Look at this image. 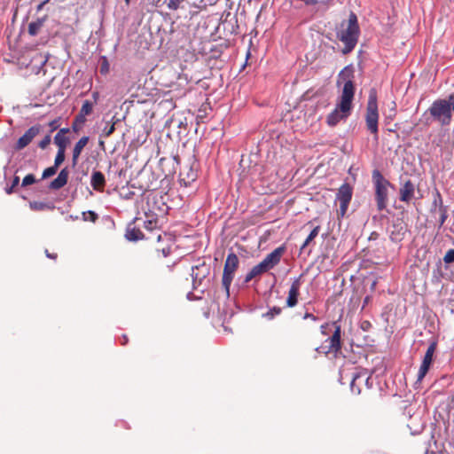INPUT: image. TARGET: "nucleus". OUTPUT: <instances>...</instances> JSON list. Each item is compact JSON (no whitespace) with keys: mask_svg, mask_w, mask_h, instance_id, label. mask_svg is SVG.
<instances>
[{"mask_svg":"<svg viewBox=\"0 0 454 454\" xmlns=\"http://www.w3.org/2000/svg\"><path fill=\"white\" fill-rule=\"evenodd\" d=\"M353 78L354 71L350 67H344L339 74L337 85L343 84V87L337 99L335 108L326 117V123L331 127L336 126L340 121L346 120L351 114L355 96Z\"/></svg>","mask_w":454,"mask_h":454,"instance_id":"nucleus-1","label":"nucleus"},{"mask_svg":"<svg viewBox=\"0 0 454 454\" xmlns=\"http://www.w3.org/2000/svg\"><path fill=\"white\" fill-rule=\"evenodd\" d=\"M425 114H429L431 121L441 127L450 126L454 115V93L434 100Z\"/></svg>","mask_w":454,"mask_h":454,"instance_id":"nucleus-2","label":"nucleus"},{"mask_svg":"<svg viewBox=\"0 0 454 454\" xmlns=\"http://www.w3.org/2000/svg\"><path fill=\"white\" fill-rule=\"evenodd\" d=\"M359 36V27L356 14L350 13L348 20L341 24L338 32V38L345 44L342 50L344 54L350 52L356 45Z\"/></svg>","mask_w":454,"mask_h":454,"instance_id":"nucleus-3","label":"nucleus"},{"mask_svg":"<svg viewBox=\"0 0 454 454\" xmlns=\"http://www.w3.org/2000/svg\"><path fill=\"white\" fill-rule=\"evenodd\" d=\"M285 252V248L279 247L270 253L260 263L254 266L247 274L245 282H250L254 278L273 269L279 262Z\"/></svg>","mask_w":454,"mask_h":454,"instance_id":"nucleus-4","label":"nucleus"},{"mask_svg":"<svg viewBox=\"0 0 454 454\" xmlns=\"http://www.w3.org/2000/svg\"><path fill=\"white\" fill-rule=\"evenodd\" d=\"M372 180L375 185L378 209L383 210L387 207L388 186L390 185V183L379 170H374L372 172Z\"/></svg>","mask_w":454,"mask_h":454,"instance_id":"nucleus-5","label":"nucleus"},{"mask_svg":"<svg viewBox=\"0 0 454 454\" xmlns=\"http://www.w3.org/2000/svg\"><path fill=\"white\" fill-rule=\"evenodd\" d=\"M366 126L371 133L374 134L375 141H378V121H379V114H378V105H377V96L374 91H371L369 94L367 109H366Z\"/></svg>","mask_w":454,"mask_h":454,"instance_id":"nucleus-6","label":"nucleus"},{"mask_svg":"<svg viewBox=\"0 0 454 454\" xmlns=\"http://www.w3.org/2000/svg\"><path fill=\"white\" fill-rule=\"evenodd\" d=\"M239 267V258L234 253H231L227 255L223 273V286L225 290L226 295L230 294V286L234 278L235 271Z\"/></svg>","mask_w":454,"mask_h":454,"instance_id":"nucleus-7","label":"nucleus"},{"mask_svg":"<svg viewBox=\"0 0 454 454\" xmlns=\"http://www.w3.org/2000/svg\"><path fill=\"white\" fill-rule=\"evenodd\" d=\"M352 187L348 184H343L338 190L336 194V200L340 202L339 215L343 217L348 210L349 202L352 199Z\"/></svg>","mask_w":454,"mask_h":454,"instance_id":"nucleus-8","label":"nucleus"},{"mask_svg":"<svg viewBox=\"0 0 454 454\" xmlns=\"http://www.w3.org/2000/svg\"><path fill=\"white\" fill-rule=\"evenodd\" d=\"M326 342H329L327 346H320L317 348L318 352L328 354L331 352L337 353L340 349V326L336 325L335 331L331 338Z\"/></svg>","mask_w":454,"mask_h":454,"instance_id":"nucleus-9","label":"nucleus"},{"mask_svg":"<svg viewBox=\"0 0 454 454\" xmlns=\"http://www.w3.org/2000/svg\"><path fill=\"white\" fill-rule=\"evenodd\" d=\"M40 126L35 125L29 128L25 134L20 137L16 144V149L21 150L25 148L31 141L39 134Z\"/></svg>","mask_w":454,"mask_h":454,"instance_id":"nucleus-10","label":"nucleus"},{"mask_svg":"<svg viewBox=\"0 0 454 454\" xmlns=\"http://www.w3.org/2000/svg\"><path fill=\"white\" fill-rule=\"evenodd\" d=\"M301 276L294 278L290 286V289L288 292V296L286 299V305L289 308H293V307L296 306L298 303V295H299V292H300V288H301Z\"/></svg>","mask_w":454,"mask_h":454,"instance_id":"nucleus-11","label":"nucleus"},{"mask_svg":"<svg viewBox=\"0 0 454 454\" xmlns=\"http://www.w3.org/2000/svg\"><path fill=\"white\" fill-rule=\"evenodd\" d=\"M68 179V170L67 168L61 169L58 176L51 183L50 188L53 190H59L65 186Z\"/></svg>","mask_w":454,"mask_h":454,"instance_id":"nucleus-12","label":"nucleus"},{"mask_svg":"<svg viewBox=\"0 0 454 454\" xmlns=\"http://www.w3.org/2000/svg\"><path fill=\"white\" fill-rule=\"evenodd\" d=\"M90 184L98 192H102L106 184V178L100 171H94L91 175Z\"/></svg>","mask_w":454,"mask_h":454,"instance_id":"nucleus-13","label":"nucleus"},{"mask_svg":"<svg viewBox=\"0 0 454 454\" xmlns=\"http://www.w3.org/2000/svg\"><path fill=\"white\" fill-rule=\"evenodd\" d=\"M414 194V184L411 181H406L400 189V200L404 202H409Z\"/></svg>","mask_w":454,"mask_h":454,"instance_id":"nucleus-14","label":"nucleus"},{"mask_svg":"<svg viewBox=\"0 0 454 454\" xmlns=\"http://www.w3.org/2000/svg\"><path fill=\"white\" fill-rule=\"evenodd\" d=\"M69 131L68 129L63 128L60 129L59 131L54 137V143L58 146V150L66 151L68 138L66 137V134Z\"/></svg>","mask_w":454,"mask_h":454,"instance_id":"nucleus-15","label":"nucleus"},{"mask_svg":"<svg viewBox=\"0 0 454 454\" xmlns=\"http://www.w3.org/2000/svg\"><path fill=\"white\" fill-rule=\"evenodd\" d=\"M88 142H89V137H82L74 145V147L73 150V159H72L73 166H75L77 164L79 156L81 155V153L83 150V148L87 145Z\"/></svg>","mask_w":454,"mask_h":454,"instance_id":"nucleus-16","label":"nucleus"},{"mask_svg":"<svg viewBox=\"0 0 454 454\" xmlns=\"http://www.w3.org/2000/svg\"><path fill=\"white\" fill-rule=\"evenodd\" d=\"M46 18H40L37 19L35 21H33L29 23L28 25V33L30 35L35 36L36 35L41 28L43 26V23L45 21Z\"/></svg>","mask_w":454,"mask_h":454,"instance_id":"nucleus-17","label":"nucleus"},{"mask_svg":"<svg viewBox=\"0 0 454 454\" xmlns=\"http://www.w3.org/2000/svg\"><path fill=\"white\" fill-rule=\"evenodd\" d=\"M432 363L423 359L422 364L418 372L417 382H421L424 377L427 375Z\"/></svg>","mask_w":454,"mask_h":454,"instance_id":"nucleus-18","label":"nucleus"},{"mask_svg":"<svg viewBox=\"0 0 454 454\" xmlns=\"http://www.w3.org/2000/svg\"><path fill=\"white\" fill-rule=\"evenodd\" d=\"M126 238L129 240L136 241V240H139V239H143V234L139 230L131 229V230H128V231L126 233Z\"/></svg>","mask_w":454,"mask_h":454,"instance_id":"nucleus-19","label":"nucleus"},{"mask_svg":"<svg viewBox=\"0 0 454 454\" xmlns=\"http://www.w3.org/2000/svg\"><path fill=\"white\" fill-rule=\"evenodd\" d=\"M92 111L93 103L89 100L84 101L80 110V113L87 116L90 115L92 113Z\"/></svg>","mask_w":454,"mask_h":454,"instance_id":"nucleus-20","label":"nucleus"},{"mask_svg":"<svg viewBox=\"0 0 454 454\" xmlns=\"http://www.w3.org/2000/svg\"><path fill=\"white\" fill-rule=\"evenodd\" d=\"M435 348H436V344L435 343H431L428 346L423 359L432 363L433 356H434V351H435Z\"/></svg>","mask_w":454,"mask_h":454,"instance_id":"nucleus-21","label":"nucleus"},{"mask_svg":"<svg viewBox=\"0 0 454 454\" xmlns=\"http://www.w3.org/2000/svg\"><path fill=\"white\" fill-rule=\"evenodd\" d=\"M319 231V226L315 227L309 235L307 237L306 240L304 241L303 245L301 246V249L305 248L311 240H313L318 234Z\"/></svg>","mask_w":454,"mask_h":454,"instance_id":"nucleus-22","label":"nucleus"},{"mask_svg":"<svg viewBox=\"0 0 454 454\" xmlns=\"http://www.w3.org/2000/svg\"><path fill=\"white\" fill-rule=\"evenodd\" d=\"M362 377L361 373H357V374H355L353 375L352 377V381L350 383V389L352 391V393H355V394H360L361 390L360 388L356 385V382L357 380H359L360 378Z\"/></svg>","mask_w":454,"mask_h":454,"instance_id":"nucleus-23","label":"nucleus"},{"mask_svg":"<svg viewBox=\"0 0 454 454\" xmlns=\"http://www.w3.org/2000/svg\"><path fill=\"white\" fill-rule=\"evenodd\" d=\"M57 170H58V168L54 165L45 168L43 172L42 178L46 179L48 177L54 176L56 174Z\"/></svg>","mask_w":454,"mask_h":454,"instance_id":"nucleus-24","label":"nucleus"},{"mask_svg":"<svg viewBox=\"0 0 454 454\" xmlns=\"http://www.w3.org/2000/svg\"><path fill=\"white\" fill-rule=\"evenodd\" d=\"M65 160V151L58 150L57 155L54 160V166L59 168V166Z\"/></svg>","mask_w":454,"mask_h":454,"instance_id":"nucleus-25","label":"nucleus"},{"mask_svg":"<svg viewBox=\"0 0 454 454\" xmlns=\"http://www.w3.org/2000/svg\"><path fill=\"white\" fill-rule=\"evenodd\" d=\"M47 207H48V206L43 202H38V201L30 202V208L33 210H35V211L44 210Z\"/></svg>","mask_w":454,"mask_h":454,"instance_id":"nucleus-26","label":"nucleus"},{"mask_svg":"<svg viewBox=\"0 0 454 454\" xmlns=\"http://www.w3.org/2000/svg\"><path fill=\"white\" fill-rule=\"evenodd\" d=\"M35 182L34 175L28 174L22 180V186H27L33 184Z\"/></svg>","mask_w":454,"mask_h":454,"instance_id":"nucleus-27","label":"nucleus"},{"mask_svg":"<svg viewBox=\"0 0 454 454\" xmlns=\"http://www.w3.org/2000/svg\"><path fill=\"white\" fill-rule=\"evenodd\" d=\"M443 261L445 263L454 262V249H450L447 251L443 257Z\"/></svg>","mask_w":454,"mask_h":454,"instance_id":"nucleus-28","label":"nucleus"},{"mask_svg":"<svg viewBox=\"0 0 454 454\" xmlns=\"http://www.w3.org/2000/svg\"><path fill=\"white\" fill-rule=\"evenodd\" d=\"M281 309L278 307H274L271 309H270L266 314H264V317H268L269 319H271L274 317V316L280 314Z\"/></svg>","mask_w":454,"mask_h":454,"instance_id":"nucleus-29","label":"nucleus"},{"mask_svg":"<svg viewBox=\"0 0 454 454\" xmlns=\"http://www.w3.org/2000/svg\"><path fill=\"white\" fill-rule=\"evenodd\" d=\"M51 138L50 135L45 136L40 142H39V147L42 149H45L51 143Z\"/></svg>","mask_w":454,"mask_h":454,"instance_id":"nucleus-30","label":"nucleus"},{"mask_svg":"<svg viewBox=\"0 0 454 454\" xmlns=\"http://www.w3.org/2000/svg\"><path fill=\"white\" fill-rule=\"evenodd\" d=\"M115 129L114 123L107 124L103 129V133L106 137L111 136Z\"/></svg>","mask_w":454,"mask_h":454,"instance_id":"nucleus-31","label":"nucleus"},{"mask_svg":"<svg viewBox=\"0 0 454 454\" xmlns=\"http://www.w3.org/2000/svg\"><path fill=\"white\" fill-rule=\"evenodd\" d=\"M88 214H89V217H87V215H86L87 213H85V212L82 213V216H83V220L84 221H89L90 220L91 222H95L97 220L98 215L95 212L89 211Z\"/></svg>","mask_w":454,"mask_h":454,"instance_id":"nucleus-32","label":"nucleus"},{"mask_svg":"<svg viewBox=\"0 0 454 454\" xmlns=\"http://www.w3.org/2000/svg\"><path fill=\"white\" fill-rule=\"evenodd\" d=\"M85 121H86V115H84V114H82L79 113V114L76 115V117H75L74 124V126H73V129H76V127H75L76 123L83 124V123L85 122Z\"/></svg>","mask_w":454,"mask_h":454,"instance_id":"nucleus-33","label":"nucleus"},{"mask_svg":"<svg viewBox=\"0 0 454 454\" xmlns=\"http://www.w3.org/2000/svg\"><path fill=\"white\" fill-rule=\"evenodd\" d=\"M109 71V65L106 58L103 59V62L100 66V72L102 74H107Z\"/></svg>","mask_w":454,"mask_h":454,"instance_id":"nucleus-34","label":"nucleus"},{"mask_svg":"<svg viewBox=\"0 0 454 454\" xmlns=\"http://www.w3.org/2000/svg\"><path fill=\"white\" fill-rule=\"evenodd\" d=\"M20 183V178L18 176H15L12 180V186L9 189H6L7 193H11L12 192V189L17 186Z\"/></svg>","mask_w":454,"mask_h":454,"instance_id":"nucleus-35","label":"nucleus"},{"mask_svg":"<svg viewBox=\"0 0 454 454\" xmlns=\"http://www.w3.org/2000/svg\"><path fill=\"white\" fill-rule=\"evenodd\" d=\"M156 226V223L153 221H148L145 223V227L148 230H153Z\"/></svg>","mask_w":454,"mask_h":454,"instance_id":"nucleus-36","label":"nucleus"},{"mask_svg":"<svg viewBox=\"0 0 454 454\" xmlns=\"http://www.w3.org/2000/svg\"><path fill=\"white\" fill-rule=\"evenodd\" d=\"M50 127L51 128V130L56 129L59 127V120H54L50 122Z\"/></svg>","mask_w":454,"mask_h":454,"instance_id":"nucleus-37","label":"nucleus"},{"mask_svg":"<svg viewBox=\"0 0 454 454\" xmlns=\"http://www.w3.org/2000/svg\"><path fill=\"white\" fill-rule=\"evenodd\" d=\"M304 318H305V319L309 318V319H312V320H314V321H315V320H317V317H316L313 314H311V313H306V314L304 315Z\"/></svg>","mask_w":454,"mask_h":454,"instance_id":"nucleus-38","label":"nucleus"},{"mask_svg":"<svg viewBox=\"0 0 454 454\" xmlns=\"http://www.w3.org/2000/svg\"><path fill=\"white\" fill-rule=\"evenodd\" d=\"M47 2H49V0H45V1H43V3H41V4L37 6V11H41V10L43 9V5H44Z\"/></svg>","mask_w":454,"mask_h":454,"instance_id":"nucleus-39","label":"nucleus"},{"mask_svg":"<svg viewBox=\"0 0 454 454\" xmlns=\"http://www.w3.org/2000/svg\"><path fill=\"white\" fill-rule=\"evenodd\" d=\"M92 96H93L94 100L97 101V99L98 98V92H94Z\"/></svg>","mask_w":454,"mask_h":454,"instance_id":"nucleus-40","label":"nucleus"},{"mask_svg":"<svg viewBox=\"0 0 454 454\" xmlns=\"http://www.w3.org/2000/svg\"><path fill=\"white\" fill-rule=\"evenodd\" d=\"M45 253H46L47 257L55 258V255L49 254L47 250L45 251Z\"/></svg>","mask_w":454,"mask_h":454,"instance_id":"nucleus-41","label":"nucleus"},{"mask_svg":"<svg viewBox=\"0 0 454 454\" xmlns=\"http://www.w3.org/2000/svg\"><path fill=\"white\" fill-rule=\"evenodd\" d=\"M126 341H127V337L124 335V336H123V342H122V345H124V344L126 343Z\"/></svg>","mask_w":454,"mask_h":454,"instance_id":"nucleus-42","label":"nucleus"},{"mask_svg":"<svg viewBox=\"0 0 454 454\" xmlns=\"http://www.w3.org/2000/svg\"><path fill=\"white\" fill-rule=\"evenodd\" d=\"M192 276L194 278V269L192 268Z\"/></svg>","mask_w":454,"mask_h":454,"instance_id":"nucleus-43","label":"nucleus"},{"mask_svg":"<svg viewBox=\"0 0 454 454\" xmlns=\"http://www.w3.org/2000/svg\"><path fill=\"white\" fill-rule=\"evenodd\" d=\"M127 3L129 2V0H125Z\"/></svg>","mask_w":454,"mask_h":454,"instance_id":"nucleus-44","label":"nucleus"}]
</instances>
